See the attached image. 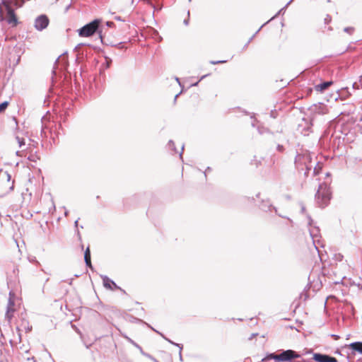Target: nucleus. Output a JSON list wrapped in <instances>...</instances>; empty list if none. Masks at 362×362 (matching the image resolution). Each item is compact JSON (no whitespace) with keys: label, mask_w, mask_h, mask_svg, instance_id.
<instances>
[{"label":"nucleus","mask_w":362,"mask_h":362,"mask_svg":"<svg viewBox=\"0 0 362 362\" xmlns=\"http://www.w3.org/2000/svg\"><path fill=\"white\" fill-rule=\"evenodd\" d=\"M78 220H76V221H75V223H74L75 227H76V228L78 227Z\"/></svg>","instance_id":"obj_46"},{"label":"nucleus","mask_w":362,"mask_h":362,"mask_svg":"<svg viewBox=\"0 0 362 362\" xmlns=\"http://www.w3.org/2000/svg\"><path fill=\"white\" fill-rule=\"evenodd\" d=\"M6 174L7 180L9 181L11 180V175L8 174V173H6Z\"/></svg>","instance_id":"obj_40"},{"label":"nucleus","mask_w":362,"mask_h":362,"mask_svg":"<svg viewBox=\"0 0 362 362\" xmlns=\"http://www.w3.org/2000/svg\"><path fill=\"white\" fill-rule=\"evenodd\" d=\"M332 20V18L329 15H327L326 18H325V23H329Z\"/></svg>","instance_id":"obj_30"},{"label":"nucleus","mask_w":362,"mask_h":362,"mask_svg":"<svg viewBox=\"0 0 362 362\" xmlns=\"http://www.w3.org/2000/svg\"><path fill=\"white\" fill-rule=\"evenodd\" d=\"M335 353L341 355V352L339 351H337Z\"/></svg>","instance_id":"obj_49"},{"label":"nucleus","mask_w":362,"mask_h":362,"mask_svg":"<svg viewBox=\"0 0 362 362\" xmlns=\"http://www.w3.org/2000/svg\"><path fill=\"white\" fill-rule=\"evenodd\" d=\"M189 22V11H187V18L184 20L183 23L185 25H188Z\"/></svg>","instance_id":"obj_28"},{"label":"nucleus","mask_w":362,"mask_h":362,"mask_svg":"<svg viewBox=\"0 0 362 362\" xmlns=\"http://www.w3.org/2000/svg\"><path fill=\"white\" fill-rule=\"evenodd\" d=\"M15 140L18 143L19 148H21V151H16V155L22 156L23 152H24L28 148V145L25 144V139L23 136H21L18 133H16Z\"/></svg>","instance_id":"obj_9"},{"label":"nucleus","mask_w":362,"mask_h":362,"mask_svg":"<svg viewBox=\"0 0 362 362\" xmlns=\"http://www.w3.org/2000/svg\"><path fill=\"white\" fill-rule=\"evenodd\" d=\"M176 81H177L179 83V84L180 85V80L178 78H176Z\"/></svg>","instance_id":"obj_48"},{"label":"nucleus","mask_w":362,"mask_h":362,"mask_svg":"<svg viewBox=\"0 0 362 362\" xmlns=\"http://www.w3.org/2000/svg\"><path fill=\"white\" fill-rule=\"evenodd\" d=\"M258 132H259V134L263 133V131L259 127H258Z\"/></svg>","instance_id":"obj_47"},{"label":"nucleus","mask_w":362,"mask_h":362,"mask_svg":"<svg viewBox=\"0 0 362 362\" xmlns=\"http://www.w3.org/2000/svg\"><path fill=\"white\" fill-rule=\"evenodd\" d=\"M188 1H189V2H190L192 0H188Z\"/></svg>","instance_id":"obj_62"},{"label":"nucleus","mask_w":362,"mask_h":362,"mask_svg":"<svg viewBox=\"0 0 362 362\" xmlns=\"http://www.w3.org/2000/svg\"><path fill=\"white\" fill-rule=\"evenodd\" d=\"M263 27H264V25H262L260 26V29H261V28H262Z\"/></svg>","instance_id":"obj_60"},{"label":"nucleus","mask_w":362,"mask_h":362,"mask_svg":"<svg viewBox=\"0 0 362 362\" xmlns=\"http://www.w3.org/2000/svg\"><path fill=\"white\" fill-rule=\"evenodd\" d=\"M346 346L352 350V354H354L356 352H358L362 354V341L352 342L346 345Z\"/></svg>","instance_id":"obj_12"},{"label":"nucleus","mask_w":362,"mask_h":362,"mask_svg":"<svg viewBox=\"0 0 362 362\" xmlns=\"http://www.w3.org/2000/svg\"><path fill=\"white\" fill-rule=\"evenodd\" d=\"M315 249L319 252L317 247L315 245Z\"/></svg>","instance_id":"obj_57"},{"label":"nucleus","mask_w":362,"mask_h":362,"mask_svg":"<svg viewBox=\"0 0 362 362\" xmlns=\"http://www.w3.org/2000/svg\"><path fill=\"white\" fill-rule=\"evenodd\" d=\"M143 355L151 358V360H153V358H154L153 356H151V355H149L148 354H146V353H143Z\"/></svg>","instance_id":"obj_36"},{"label":"nucleus","mask_w":362,"mask_h":362,"mask_svg":"<svg viewBox=\"0 0 362 362\" xmlns=\"http://www.w3.org/2000/svg\"><path fill=\"white\" fill-rule=\"evenodd\" d=\"M259 30H260V28L259 30H257V31L256 32L255 34H257L258 32H259Z\"/></svg>","instance_id":"obj_58"},{"label":"nucleus","mask_w":362,"mask_h":362,"mask_svg":"<svg viewBox=\"0 0 362 362\" xmlns=\"http://www.w3.org/2000/svg\"><path fill=\"white\" fill-rule=\"evenodd\" d=\"M114 19L116 20V21H122V22L125 21V20L122 19V17L119 16H115Z\"/></svg>","instance_id":"obj_31"},{"label":"nucleus","mask_w":362,"mask_h":362,"mask_svg":"<svg viewBox=\"0 0 362 362\" xmlns=\"http://www.w3.org/2000/svg\"><path fill=\"white\" fill-rule=\"evenodd\" d=\"M8 105V103L7 101H4L0 104V113L4 111Z\"/></svg>","instance_id":"obj_20"},{"label":"nucleus","mask_w":362,"mask_h":362,"mask_svg":"<svg viewBox=\"0 0 362 362\" xmlns=\"http://www.w3.org/2000/svg\"><path fill=\"white\" fill-rule=\"evenodd\" d=\"M305 211V206L302 205L301 206V211L304 212Z\"/></svg>","instance_id":"obj_43"},{"label":"nucleus","mask_w":362,"mask_h":362,"mask_svg":"<svg viewBox=\"0 0 362 362\" xmlns=\"http://www.w3.org/2000/svg\"><path fill=\"white\" fill-rule=\"evenodd\" d=\"M259 208L264 211H270L272 209H274L276 212L277 211L275 207L272 206V204L269 200H263L259 206Z\"/></svg>","instance_id":"obj_13"},{"label":"nucleus","mask_w":362,"mask_h":362,"mask_svg":"<svg viewBox=\"0 0 362 362\" xmlns=\"http://www.w3.org/2000/svg\"><path fill=\"white\" fill-rule=\"evenodd\" d=\"M84 260L85 263L87 267H90V269L93 268L91 260H90V252L89 247H87L84 252Z\"/></svg>","instance_id":"obj_15"},{"label":"nucleus","mask_w":362,"mask_h":362,"mask_svg":"<svg viewBox=\"0 0 362 362\" xmlns=\"http://www.w3.org/2000/svg\"><path fill=\"white\" fill-rule=\"evenodd\" d=\"M153 361L154 362H159V361H157L156 358H153Z\"/></svg>","instance_id":"obj_51"},{"label":"nucleus","mask_w":362,"mask_h":362,"mask_svg":"<svg viewBox=\"0 0 362 362\" xmlns=\"http://www.w3.org/2000/svg\"><path fill=\"white\" fill-rule=\"evenodd\" d=\"M359 84L361 86V88H362V75L360 76Z\"/></svg>","instance_id":"obj_39"},{"label":"nucleus","mask_w":362,"mask_h":362,"mask_svg":"<svg viewBox=\"0 0 362 362\" xmlns=\"http://www.w3.org/2000/svg\"><path fill=\"white\" fill-rule=\"evenodd\" d=\"M41 136H46V132L45 131L44 127L42 126L41 132H40Z\"/></svg>","instance_id":"obj_33"},{"label":"nucleus","mask_w":362,"mask_h":362,"mask_svg":"<svg viewBox=\"0 0 362 362\" xmlns=\"http://www.w3.org/2000/svg\"><path fill=\"white\" fill-rule=\"evenodd\" d=\"M183 150H184V146H182V151H181V152L180 153V157H182V154Z\"/></svg>","instance_id":"obj_45"},{"label":"nucleus","mask_w":362,"mask_h":362,"mask_svg":"<svg viewBox=\"0 0 362 362\" xmlns=\"http://www.w3.org/2000/svg\"><path fill=\"white\" fill-rule=\"evenodd\" d=\"M13 311H14V310H13V309H12V310H10V308H8L7 311H6V317L8 320H10V319L12 317V316H13L12 313H13Z\"/></svg>","instance_id":"obj_22"},{"label":"nucleus","mask_w":362,"mask_h":362,"mask_svg":"<svg viewBox=\"0 0 362 362\" xmlns=\"http://www.w3.org/2000/svg\"><path fill=\"white\" fill-rule=\"evenodd\" d=\"M49 23V19L45 14L38 16L34 21V28L37 31H42L47 28Z\"/></svg>","instance_id":"obj_6"},{"label":"nucleus","mask_w":362,"mask_h":362,"mask_svg":"<svg viewBox=\"0 0 362 362\" xmlns=\"http://www.w3.org/2000/svg\"><path fill=\"white\" fill-rule=\"evenodd\" d=\"M139 351H141V353L142 354H143V353H144L142 349H141V350H139Z\"/></svg>","instance_id":"obj_56"},{"label":"nucleus","mask_w":362,"mask_h":362,"mask_svg":"<svg viewBox=\"0 0 362 362\" xmlns=\"http://www.w3.org/2000/svg\"><path fill=\"white\" fill-rule=\"evenodd\" d=\"M147 325L150 327V325H148L147 324ZM151 328L154 331L156 332V333H158V334H160L164 339H165L167 341H168L170 344H173L175 346H176V344L175 342L171 341L170 339H169L168 338H167L166 337H165L162 333L159 332L158 331L156 330L155 329H153V327H151Z\"/></svg>","instance_id":"obj_17"},{"label":"nucleus","mask_w":362,"mask_h":362,"mask_svg":"<svg viewBox=\"0 0 362 362\" xmlns=\"http://www.w3.org/2000/svg\"><path fill=\"white\" fill-rule=\"evenodd\" d=\"M331 199L329 187L325 183L319 185L318 189L315 194L317 204L320 208H325L329 204Z\"/></svg>","instance_id":"obj_2"},{"label":"nucleus","mask_w":362,"mask_h":362,"mask_svg":"<svg viewBox=\"0 0 362 362\" xmlns=\"http://www.w3.org/2000/svg\"><path fill=\"white\" fill-rule=\"evenodd\" d=\"M313 117L303 118L300 123L298 124V131L304 136H308L312 132L311 129L313 126Z\"/></svg>","instance_id":"obj_4"},{"label":"nucleus","mask_w":362,"mask_h":362,"mask_svg":"<svg viewBox=\"0 0 362 362\" xmlns=\"http://www.w3.org/2000/svg\"><path fill=\"white\" fill-rule=\"evenodd\" d=\"M295 165L298 170H305V175H308L309 171L313 167L310 153L308 151L303 149L297 152L295 158Z\"/></svg>","instance_id":"obj_1"},{"label":"nucleus","mask_w":362,"mask_h":362,"mask_svg":"<svg viewBox=\"0 0 362 362\" xmlns=\"http://www.w3.org/2000/svg\"><path fill=\"white\" fill-rule=\"evenodd\" d=\"M28 260H29V262H33L37 265L40 264V262L36 259L35 257H29Z\"/></svg>","instance_id":"obj_25"},{"label":"nucleus","mask_w":362,"mask_h":362,"mask_svg":"<svg viewBox=\"0 0 362 362\" xmlns=\"http://www.w3.org/2000/svg\"><path fill=\"white\" fill-rule=\"evenodd\" d=\"M112 25H113V23H112V22H110V21H107V26L110 27V26H112Z\"/></svg>","instance_id":"obj_41"},{"label":"nucleus","mask_w":362,"mask_h":362,"mask_svg":"<svg viewBox=\"0 0 362 362\" xmlns=\"http://www.w3.org/2000/svg\"><path fill=\"white\" fill-rule=\"evenodd\" d=\"M361 88V86L359 84V81L358 82H355L353 83V88L354 89H359Z\"/></svg>","instance_id":"obj_29"},{"label":"nucleus","mask_w":362,"mask_h":362,"mask_svg":"<svg viewBox=\"0 0 362 362\" xmlns=\"http://www.w3.org/2000/svg\"><path fill=\"white\" fill-rule=\"evenodd\" d=\"M199 81L196 82L195 83H194L192 86H197L198 84Z\"/></svg>","instance_id":"obj_52"},{"label":"nucleus","mask_w":362,"mask_h":362,"mask_svg":"<svg viewBox=\"0 0 362 362\" xmlns=\"http://www.w3.org/2000/svg\"><path fill=\"white\" fill-rule=\"evenodd\" d=\"M310 236L312 237L313 240V243L315 244V238L318 236V234L320 233V229L318 227H313L309 229Z\"/></svg>","instance_id":"obj_16"},{"label":"nucleus","mask_w":362,"mask_h":362,"mask_svg":"<svg viewBox=\"0 0 362 362\" xmlns=\"http://www.w3.org/2000/svg\"><path fill=\"white\" fill-rule=\"evenodd\" d=\"M178 97V94L175 95V100H176L177 98Z\"/></svg>","instance_id":"obj_54"},{"label":"nucleus","mask_w":362,"mask_h":362,"mask_svg":"<svg viewBox=\"0 0 362 362\" xmlns=\"http://www.w3.org/2000/svg\"><path fill=\"white\" fill-rule=\"evenodd\" d=\"M4 7L7 14V23L12 26H16L17 25L18 20L15 15L14 10L6 3H4Z\"/></svg>","instance_id":"obj_8"},{"label":"nucleus","mask_w":362,"mask_h":362,"mask_svg":"<svg viewBox=\"0 0 362 362\" xmlns=\"http://www.w3.org/2000/svg\"><path fill=\"white\" fill-rule=\"evenodd\" d=\"M308 218L309 220V225H311V222L313 221V220L311 219V217L310 216H308Z\"/></svg>","instance_id":"obj_42"},{"label":"nucleus","mask_w":362,"mask_h":362,"mask_svg":"<svg viewBox=\"0 0 362 362\" xmlns=\"http://www.w3.org/2000/svg\"><path fill=\"white\" fill-rule=\"evenodd\" d=\"M293 0H290L288 3H287V5H288Z\"/></svg>","instance_id":"obj_55"},{"label":"nucleus","mask_w":362,"mask_h":362,"mask_svg":"<svg viewBox=\"0 0 362 362\" xmlns=\"http://www.w3.org/2000/svg\"><path fill=\"white\" fill-rule=\"evenodd\" d=\"M332 84V81H325L315 86L317 91L322 92L327 89Z\"/></svg>","instance_id":"obj_14"},{"label":"nucleus","mask_w":362,"mask_h":362,"mask_svg":"<svg viewBox=\"0 0 362 362\" xmlns=\"http://www.w3.org/2000/svg\"><path fill=\"white\" fill-rule=\"evenodd\" d=\"M344 31L351 35L354 31V28L353 27H346L344 29Z\"/></svg>","instance_id":"obj_23"},{"label":"nucleus","mask_w":362,"mask_h":362,"mask_svg":"<svg viewBox=\"0 0 362 362\" xmlns=\"http://www.w3.org/2000/svg\"><path fill=\"white\" fill-rule=\"evenodd\" d=\"M111 62H112V60L106 57L107 67L110 66V64Z\"/></svg>","instance_id":"obj_34"},{"label":"nucleus","mask_w":362,"mask_h":362,"mask_svg":"<svg viewBox=\"0 0 362 362\" xmlns=\"http://www.w3.org/2000/svg\"><path fill=\"white\" fill-rule=\"evenodd\" d=\"M263 27H264V25H262L260 26V29H261V28H262Z\"/></svg>","instance_id":"obj_61"},{"label":"nucleus","mask_w":362,"mask_h":362,"mask_svg":"<svg viewBox=\"0 0 362 362\" xmlns=\"http://www.w3.org/2000/svg\"><path fill=\"white\" fill-rule=\"evenodd\" d=\"M101 23L100 19H95L93 21L86 24L78 30V35L80 37H91L95 33H99L100 35L101 30H100V25Z\"/></svg>","instance_id":"obj_3"},{"label":"nucleus","mask_w":362,"mask_h":362,"mask_svg":"<svg viewBox=\"0 0 362 362\" xmlns=\"http://www.w3.org/2000/svg\"><path fill=\"white\" fill-rule=\"evenodd\" d=\"M277 358H278V354H270L267 355V356L266 357L265 359H274L276 361H277Z\"/></svg>","instance_id":"obj_21"},{"label":"nucleus","mask_w":362,"mask_h":362,"mask_svg":"<svg viewBox=\"0 0 362 362\" xmlns=\"http://www.w3.org/2000/svg\"><path fill=\"white\" fill-rule=\"evenodd\" d=\"M276 149H277L279 151L282 152V151H284V146H283L282 145L279 144V145H277V146H276Z\"/></svg>","instance_id":"obj_32"},{"label":"nucleus","mask_w":362,"mask_h":362,"mask_svg":"<svg viewBox=\"0 0 362 362\" xmlns=\"http://www.w3.org/2000/svg\"><path fill=\"white\" fill-rule=\"evenodd\" d=\"M263 27H264V25H262L260 26V29H261V28H262Z\"/></svg>","instance_id":"obj_59"},{"label":"nucleus","mask_w":362,"mask_h":362,"mask_svg":"<svg viewBox=\"0 0 362 362\" xmlns=\"http://www.w3.org/2000/svg\"><path fill=\"white\" fill-rule=\"evenodd\" d=\"M168 148L173 151V153H176L177 151L176 150L175 143L173 140H170L168 144Z\"/></svg>","instance_id":"obj_19"},{"label":"nucleus","mask_w":362,"mask_h":362,"mask_svg":"<svg viewBox=\"0 0 362 362\" xmlns=\"http://www.w3.org/2000/svg\"><path fill=\"white\" fill-rule=\"evenodd\" d=\"M316 170H316V168H314V170H313V172H314V173H315V174H316V173H316Z\"/></svg>","instance_id":"obj_50"},{"label":"nucleus","mask_w":362,"mask_h":362,"mask_svg":"<svg viewBox=\"0 0 362 362\" xmlns=\"http://www.w3.org/2000/svg\"><path fill=\"white\" fill-rule=\"evenodd\" d=\"M254 36H255V35H254L251 38H250V40H248V42H247V43L246 44V45H245V46H247V44H249V43L251 42V40H252V38L254 37Z\"/></svg>","instance_id":"obj_44"},{"label":"nucleus","mask_w":362,"mask_h":362,"mask_svg":"<svg viewBox=\"0 0 362 362\" xmlns=\"http://www.w3.org/2000/svg\"><path fill=\"white\" fill-rule=\"evenodd\" d=\"M4 6L2 7L0 5V21H4V15H3V13H4Z\"/></svg>","instance_id":"obj_26"},{"label":"nucleus","mask_w":362,"mask_h":362,"mask_svg":"<svg viewBox=\"0 0 362 362\" xmlns=\"http://www.w3.org/2000/svg\"><path fill=\"white\" fill-rule=\"evenodd\" d=\"M283 10H284V8H281V10L279 11L278 14H279V13H281Z\"/></svg>","instance_id":"obj_53"},{"label":"nucleus","mask_w":362,"mask_h":362,"mask_svg":"<svg viewBox=\"0 0 362 362\" xmlns=\"http://www.w3.org/2000/svg\"><path fill=\"white\" fill-rule=\"evenodd\" d=\"M211 170V168L210 167H207V168L206 169V170L204 172L205 177H206V172L210 171Z\"/></svg>","instance_id":"obj_37"},{"label":"nucleus","mask_w":362,"mask_h":362,"mask_svg":"<svg viewBox=\"0 0 362 362\" xmlns=\"http://www.w3.org/2000/svg\"><path fill=\"white\" fill-rule=\"evenodd\" d=\"M226 60H218V61H211L210 63L211 64H223L226 62Z\"/></svg>","instance_id":"obj_27"},{"label":"nucleus","mask_w":362,"mask_h":362,"mask_svg":"<svg viewBox=\"0 0 362 362\" xmlns=\"http://www.w3.org/2000/svg\"><path fill=\"white\" fill-rule=\"evenodd\" d=\"M176 346H177L180 349V351H179L180 360L182 361V345L180 344H176Z\"/></svg>","instance_id":"obj_24"},{"label":"nucleus","mask_w":362,"mask_h":362,"mask_svg":"<svg viewBox=\"0 0 362 362\" xmlns=\"http://www.w3.org/2000/svg\"><path fill=\"white\" fill-rule=\"evenodd\" d=\"M313 359L316 362H337V359L327 354H313Z\"/></svg>","instance_id":"obj_10"},{"label":"nucleus","mask_w":362,"mask_h":362,"mask_svg":"<svg viewBox=\"0 0 362 362\" xmlns=\"http://www.w3.org/2000/svg\"><path fill=\"white\" fill-rule=\"evenodd\" d=\"M298 357H300V355L298 354L295 351L288 349L283 351L281 354H278L277 362L288 361Z\"/></svg>","instance_id":"obj_7"},{"label":"nucleus","mask_w":362,"mask_h":362,"mask_svg":"<svg viewBox=\"0 0 362 362\" xmlns=\"http://www.w3.org/2000/svg\"><path fill=\"white\" fill-rule=\"evenodd\" d=\"M310 116L309 117H313L315 119V117L317 115H325L328 112V109L326 105L319 103L317 104H314L312 106H310L308 109Z\"/></svg>","instance_id":"obj_5"},{"label":"nucleus","mask_w":362,"mask_h":362,"mask_svg":"<svg viewBox=\"0 0 362 362\" xmlns=\"http://www.w3.org/2000/svg\"><path fill=\"white\" fill-rule=\"evenodd\" d=\"M332 337H333L334 339H338L339 338V336L337 334H332Z\"/></svg>","instance_id":"obj_38"},{"label":"nucleus","mask_w":362,"mask_h":362,"mask_svg":"<svg viewBox=\"0 0 362 362\" xmlns=\"http://www.w3.org/2000/svg\"><path fill=\"white\" fill-rule=\"evenodd\" d=\"M143 355L151 358V360H153V358H154L153 356H151V355H149L148 354H146V353H143Z\"/></svg>","instance_id":"obj_35"},{"label":"nucleus","mask_w":362,"mask_h":362,"mask_svg":"<svg viewBox=\"0 0 362 362\" xmlns=\"http://www.w3.org/2000/svg\"><path fill=\"white\" fill-rule=\"evenodd\" d=\"M122 336L129 342L131 343L132 345H134L135 347H136L139 350H141V347L138 344H136L134 340H132L131 338H129V337H127V335L125 334H122Z\"/></svg>","instance_id":"obj_18"},{"label":"nucleus","mask_w":362,"mask_h":362,"mask_svg":"<svg viewBox=\"0 0 362 362\" xmlns=\"http://www.w3.org/2000/svg\"><path fill=\"white\" fill-rule=\"evenodd\" d=\"M102 277V279H103V286L107 288V289H109V290H111V291H113V290H115V289H119V290H122L121 288L119 286H118L115 282L114 281H112V279H110L109 277H107V276H101Z\"/></svg>","instance_id":"obj_11"}]
</instances>
